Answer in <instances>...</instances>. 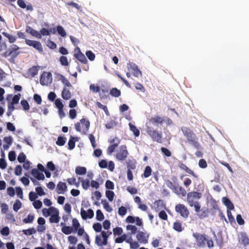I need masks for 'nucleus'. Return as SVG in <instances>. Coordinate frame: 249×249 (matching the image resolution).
<instances>
[{
  "label": "nucleus",
  "instance_id": "nucleus-15",
  "mask_svg": "<svg viewBox=\"0 0 249 249\" xmlns=\"http://www.w3.org/2000/svg\"><path fill=\"white\" fill-rule=\"evenodd\" d=\"M67 190L65 183L59 182L56 186V192L58 194H64Z\"/></svg>",
  "mask_w": 249,
  "mask_h": 249
},
{
  "label": "nucleus",
  "instance_id": "nucleus-25",
  "mask_svg": "<svg viewBox=\"0 0 249 249\" xmlns=\"http://www.w3.org/2000/svg\"><path fill=\"white\" fill-rule=\"evenodd\" d=\"M129 126L130 130L133 132L134 135L136 137H138L140 135V131L139 129H137L136 127L131 123L129 124Z\"/></svg>",
  "mask_w": 249,
  "mask_h": 249
},
{
  "label": "nucleus",
  "instance_id": "nucleus-14",
  "mask_svg": "<svg viewBox=\"0 0 249 249\" xmlns=\"http://www.w3.org/2000/svg\"><path fill=\"white\" fill-rule=\"evenodd\" d=\"M80 214L83 219H87V218H91L93 217L94 212L90 209H89L87 212H86L83 208H82L81 209Z\"/></svg>",
  "mask_w": 249,
  "mask_h": 249
},
{
  "label": "nucleus",
  "instance_id": "nucleus-34",
  "mask_svg": "<svg viewBox=\"0 0 249 249\" xmlns=\"http://www.w3.org/2000/svg\"><path fill=\"white\" fill-rule=\"evenodd\" d=\"M151 168L149 166H146L143 174V177L145 178H148L151 175Z\"/></svg>",
  "mask_w": 249,
  "mask_h": 249
},
{
  "label": "nucleus",
  "instance_id": "nucleus-38",
  "mask_svg": "<svg viewBox=\"0 0 249 249\" xmlns=\"http://www.w3.org/2000/svg\"><path fill=\"white\" fill-rule=\"evenodd\" d=\"M127 235L125 234H124L122 235L121 236L116 238L115 240V241L116 243H121L124 241H125L126 240Z\"/></svg>",
  "mask_w": 249,
  "mask_h": 249
},
{
  "label": "nucleus",
  "instance_id": "nucleus-9",
  "mask_svg": "<svg viewBox=\"0 0 249 249\" xmlns=\"http://www.w3.org/2000/svg\"><path fill=\"white\" fill-rule=\"evenodd\" d=\"M52 75L50 72H44L40 78V83L43 86H48L52 82Z\"/></svg>",
  "mask_w": 249,
  "mask_h": 249
},
{
  "label": "nucleus",
  "instance_id": "nucleus-32",
  "mask_svg": "<svg viewBox=\"0 0 249 249\" xmlns=\"http://www.w3.org/2000/svg\"><path fill=\"white\" fill-rule=\"evenodd\" d=\"M22 203L19 200H17L13 205V210L17 212L21 207Z\"/></svg>",
  "mask_w": 249,
  "mask_h": 249
},
{
  "label": "nucleus",
  "instance_id": "nucleus-39",
  "mask_svg": "<svg viewBox=\"0 0 249 249\" xmlns=\"http://www.w3.org/2000/svg\"><path fill=\"white\" fill-rule=\"evenodd\" d=\"M110 94L113 96L118 97L120 95L121 92L117 89L113 88L110 90Z\"/></svg>",
  "mask_w": 249,
  "mask_h": 249
},
{
  "label": "nucleus",
  "instance_id": "nucleus-35",
  "mask_svg": "<svg viewBox=\"0 0 249 249\" xmlns=\"http://www.w3.org/2000/svg\"><path fill=\"white\" fill-rule=\"evenodd\" d=\"M23 233L26 235H31L36 233V230L34 228H30L27 230H23Z\"/></svg>",
  "mask_w": 249,
  "mask_h": 249
},
{
  "label": "nucleus",
  "instance_id": "nucleus-56",
  "mask_svg": "<svg viewBox=\"0 0 249 249\" xmlns=\"http://www.w3.org/2000/svg\"><path fill=\"white\" fill-rule=\"evenodd\" d=\"M0 233L4 236H7L9 234V229L8 227L6 226L3 227L0 230Z\"/></svg>",
  "mask_w": 249,
  "mask_h": 249
},
{
  "label": "nucleus",
  "instance_id": "nucleus-57",
  "mask_svg": "<svg viewBox=\"0 0 249 249\" xmlns=\"http://www.w3.org/2000/svg\"><path fill=\"white\" fill-rule=\"evenodd\" d=\"M16 153L13 151H10L8 154L9 160L11 161H13L16 160Z\"/></svg>",
  "mask_w": 249,
  "mask_h": 249
},
{
  "label": "nucleus",
  "instance_id": "nucleus-22",
  "mask_svg": "<svg viewBox=\"0 0 249 249\" xmlns=\"http://www.w3.org/2000/svg\"><path fill=\"white\" fill-rule=\"evenodd\" d=\"M90 182L89 179H84L81 180V185L82 188L87 190L89 189V186H90Z\"/></svg>",
  "mask_w": 249,
  "mask_h": 249
},
{
  "label": "nucleus",
  "instance_id": "nucleus-8",
  "mask_svg": "<svg viewBox=\"0 0 249 249\" xmlns=\"http://www.w3.org/2000/svg\"><path fill=\"white\" fill-rule=\"evenodd\" d=\"M127 69L128 71L131 72L132 74L137 78L142 77V73L141 71L138 69V66L133 63L129 62L127 63Z\"/></svg>",
  "mask_w": 249,
  "mask_h": 249
},
{
  "label": "nucleus",
  "instance_id": "nucleus-36",
  "mask_svg": "<svg viewBox=\"0 0 249 249\" xmlns=\"http://www.w3.org/2000/svg\"><path fill=\"white\" fill-rule=\"evenodd\" d=\"M59 80L62 83L66 86L68 87H71V84L69 82L68 80L63 75H61Z\"/></svg>",
  "mask_w": 249,
  "mask_h": 249
},
{
  "label": "nucleus",
  "instance_id": "nucleus-11",
  "mask_svg": "<svg viewBox=\"0 0 249 249\" xmlns=\"http://www.w3.org/2000/svg\"><path fill=\"white\" fill-rule=\"evenodd\" d=\"M175 210L176 212L179 213L182 217L184 218L188 217L189 212L187 208L184 205L179 204L176 205Z\"/></svg>",
  "mask_w": 249,
  "mask_h": 249
},
{
  "label": "nucleus",
  "instance_id": "nucleus-64",
  "mask_svg": "<svg viewBox=\"0 0 249 249\" xmlns=\"http://www.w3.org/2000/svg\"><path fill=\"white\" fill-rule=\"evenodd\" d=\"M105 186L106 188L112 190L114 189V185L112 181L108 180L106 182Z\"/></svg>",
  "mask_w": 249,
  "mask_h": 249
},
{
  "label": "nucleus",
  "instance_id": "nucleus-62",
  "mask_svg": "<svg viewBox=\"0 0 249 249\" xmlns=\"http://www.w3.org/2000/svg\"><path fill=\"white\" fill-rule=\"evenodd\" d=\"M161 151L165 156L167 157H170L171 156V152L166 148L161 147Z\"/></svg>",
  "mask_w": 249,
  "mask_h": 249
},
{
  "label": "nucleus",
  "instance_id": "nucleus-7",
  "mask_svg": "<svg viewBox=\"0 0 249 249\" xmlns=\"http://www.w3.org/2000/svg\"><path fill=\"white\" fill-rule=\"evenodd\" d=\"M128 154V153L126 146L125 145H122L117 150L116 158L119 160L124 161L127 158Z\"/></svg>",
  "mask_w": 249,
  "mask_h": 249
},
{
  "label": "nucleus",
  "instance_id": "nucleus-29",
  "mask_svg": "<svg viewBox=\"0 0 249 249\" xmlns=\"http://www.w3.org/2000/svg\"><path fill=\"white\" fill-rule=\"evenodd\" d=\"M173 229L178 232L182 231L183 229L181 223L178 221L175 222L173 226Z\"/></svg>",
  "mask_w": 249,
  "mask_h": 249
},
{
  "label": "nucleus",
  "instance_id": "nucleus-63",
  "mask_svg": "<svg viewBox=\"0 0 249 249\" xmlns=\"http://www.w3.org/2000/svg\"><path fill=\"white\" fill-rule=\"evenodd\" d=\"M126 190L131 195L136 194L138 192L137 189L136 188L131 186H128L126 188Z\"/></svg>",
  "mask_w": 249,
  "mask_h": 249
},
{
  "label": "nucleus",
  "instance_id": "nucleus-12",
  "mask_svg": "<svg viewBox=\"0 0 249 249\" xmlns=\"http://www.w3.org/2000/svg\"><path fill=\"white\" fill-rule=\"evenodd\" d=\"M25 41L26 44L30 46L33 47V48L37 50L38 52H43V48L42 45L39 41L36 40H31L27 39H26Z\"/></svg>",
  "mask_w": 249,
  "mask_h": 249
},
{
  "label": "nucleus",
  "instance_id": "nucleus-3",
  "mask_svg": "<svg viewBox=\"0 0 249 249\" xmlns=\"http://www.w3.org/2000/svg\"><path fill=\"white\" fill-rule=\"evenodd\" d=\"M202 194L197 192H190L187 194V201L190 207H193L194 204L201 198Z\"/></svg>",
  "mask_w": 249,
  "mask_h": 249
},
{
  "label": "nucleus",
  "instance_id": "nucleus-20",
  "mask_svg": "<svg viewBox=\"0 0 249 249\" xmlns=\"http://www.w3.org/2000/svg\"><path fill=\"white\" fill-rule=\"evenodd\" d=\"M19 49V48L16 45H11L9 50V54L17 56L19 53L18 52H17Z\"/></svg>",
  "mask_w": 249,
  "mask_h": 249
},
{
  "label": "nucleus",
  "instance_id": "nucleus-31",
  "mask_svg": "<svg viewBox=\"0 0 249 249\" xmlns=\"http://www.w3.org/2000/svg\"><path fill=\"white\" fill-rule=\"evenodd\" d=\"M101 203L103 204L104 208L108 212H111L112 211L113 209L109 205L108 202L106 201V200H102Z\"/></svg>",
  "mask_w": 249,
  "mask_h": 249
},
{
  "label": "nucleus",
  "instance_id": "nucleus-37",
  "mask_svg": "<svg viewBox=\"0 0 249 249\" xmlns=\"http://www.w3.org/2000/svg\"><path fill=\"white\" fill-rule=\"evenodd\" d=\"M126 229L127 231H131V234H135L137 231V228L135 226L132 225H128L126 226Z\"/></svg>",
  "mask_w": 249,
  "mask_h": 249
},
{
  "label": "nucleus",
  "instance_id": "nucleus-60",
  "mask_svg": "<svg viewBox=\"0 0 249 249\" xmlns=\"http://www.w3.org/2000/svg\"><path fill=\"white\" fill-rule=\"evenodd\" d=\"M68 241L71 244L75 245L77 242V238L73 236H69L68 237Z\"/></svg>",
  "mask_w": 249,
  "mask_h": 249
},
{
  "label": "nucleus",
  "instance_id": "nucleus-40",
  "mask_svg": "<svg viewBox=\"0 0 249 249\" xmlns=\"http://www.w3.org/2000/svg\"><path fill=\"white\" fill-rule=\"evenodd\" d=\"M101 236L103 238V243L105 245H107V239L109 235H107V232L105 231H101Z\"/></svg>",
  "mask_w": 249,
  "mask_h": 249
},
{
  "label": "nucleus",
  "instance_id": "nucleus-47",
  "mask_svg": "<svg viewBox=\"0 0 249 249\" xmlns=\"http://www.w3.org/2000/svg\"><path fill=\"white\" fill-rule=\"evenodd\" d=\"M34 219V216L31 214H28L27 217L23 220L24 223H30L33 222Z\"/></svg>",
  "mask_w": 249,
  "mask_h": 249
},
{
  "label": "nucleus",
  "instance_id": "nucleus-28",
  "mask_svg": "<svg viewBox=\"0 0 249 249\" xmlns=\"http://www.w3.org/2000/svg\"><path fill=\"white\" fill-rule=\"evenodd\" d=\"M57 32L62 37H65L66 36V32L62 26L59 25L57 26Z\"/></svg>",
  "mask_w": 249,
  "mask_h": 249
},
{
  "label": "nucleus",
  "instance_id": "nucleus-53",
  "mask_svg": "<svg viewBox=\"0 0 249 249\" xmlns=\"http://www.w3.org/2000/svg\"><path fill=\"white\" fill-rule=\"evenodd\" d=\"M26 158V155L23 153H21L18 157V160L19 162L22 163L25 161Z\"/></svg>",
  "mask_w": 249,
  "mask_h": 249
},
{
  "label": "nucleus",
  "instance_id": "nucleus-33",
  "mask_svg": "<svg viewBox=\"0 0 249 249\" xmlns=\"http://www.w3.org/2000/svg\"><path fill=\"white\" fill-rule=\"evenodd\" d=\"M106 196L109 201H112L114 196V193L112 191L107 190L106 191Z\"/></svg>",
  "mask_w": 249,
  "mask_h": 249
},
{
  "label": "nucleus",
  "instance_id": "nucleus-50",
  "mask_svg": "<svg viewBox=\"0 0 249 249\" xmlns=\"http://www.w3.org/2000/svg\"><path fill=\"white\" fill-rule=\"evenodd\" d=\"M102 225L99 223H96L93 225V229L96 232L102 231Z\"/></svg>",
  "mask_w": 249,
  "mask_h": 249
},
{
  "label": "nucleus",
  "instance_id": "nucleus-10",
  "mask_svg": "<svg viewBox=\"0 0 249 249\" xmlns=\"http://www.w3.org/2000/svg\"><path fill=\"white\" fill-rule=\"evenodd\" d=\"M74 56L82 63L86 64L88 62L86 56L82 53L80 49L77 46L74 50Z\"/></svg>",
  "mask_w": 249,
  "mask_h": 249
},
{
  "label": "nucleus",
  "instance_id": "nucleus-61",
  "mask_svg": "<svg viewBox=\"0 0 249 249\" xmlns=\"http://www.w3.org/2000/svg\"><path fill=\"white\" fill-rule=\"evenodd\" d=\"M70 39H71V42L72 43L73 45H74L75 46H77L79 44L80 41L77 38H76L72 36H70Z\"/></svg>",
  "mask_w": 249,
  "mask_h": 249
},
{
  "label": "nucleus",
  "instance_id": "nucleus-19",
  "mask_svg": "<svg viewBox=\"0 0 249 249\" xmlns=\"http://www.w3.org/2000/svg\"><path fill=\"white\" fill-rule=\"evenodd\" d=\"M62 97L66 100H69L71 98V93L66 88H64L61 93Z\"/></svg>",
  "mask_w": 249,
  "mask_h": 249
},
{
  "label": "nucleus",
  "instance_id": "nucleus-45",
  "mask_svg": "<svg viewBox=\"0 0 249 249\" xmlns=\"http://www.w3.org/2000/svg\"><path fill=\"white\" fill-rule=\"evenodd\" d=\"M240 240L241 241V243L245 245L249 244V239L245 234H242L241 235Z\"/></svg>",
  "mask_w": 249,
  "mask_h": 249
},
{
  "label": "nucleus",
  "instance_id": "nucleus-6",
  "mask_svg": "<svg viewBox=\"0 0 249 249\" xmlns=\"http://www.w3.org/2000/svg\"><path fill=\"white\" fill-rule=\"evenodd\" d=\"M149 122L150 124L148 126L154 127V126H156L161 128V126H162L163 124L166 122V120L165 118L164 117L156 116L151 118L149 120Z\"/></svg>",
  "mask_w": 249,
  "mask_h": 249
},
{
  "label": "nucleus",
  "instance_id": "nucleus-48",
  "mask_svg": "<svg viewBox=\"0 0 249 249\" xmlns=\"http://www.w3.org/2000/svg\"><path fill=\"white\" fill-rule=\"evenodd\" d=\"M20 104H21V106H22L24 110H28L29 109L30 106L28 104V102L26 100H21L20 102Z\"/></svg>",
  "mask_w": 249,
  "mask_h": 249
},
{
  "label": "nucleus",
  "instance_id": "nucleus-52",
  "mask_svg": "<svg viewBox=\"0 0 249 249\" xmlns=\"http://www.w3.org/2000/svg\"><path fill=\"white\" fill-rule=\"evenodd\" d=\"M127 210L124 206H121L119 208L118 213L121 216H124L126 213Z\"/></svg>",
  "mask_w": 249,
  "mask_h": 249
},
{
  "label": "nucleus",
  "instance_id": "nucleus-55",
  "mask_svg": "<svg viewBox=\"0 0 249 249\" xmlns=\"http://www.w3.org/2000/svg\"><path fill=\"white\" fill-rule=\"evenodd\" d=\"M198 165L201 168H206L207 166V163L204 159H202L199 160Z\"/></svg>",
  "mask_w": 249,
  "mask_h": 249
},
{
  "label": "nucleus",
  "instance_id": "nucleus-4",
  "mask_svg": "<svg viewBox=\"0 0 249 249\" xmlns=\"http://www.w3.org/2000/svg\"><path fill=\"white\" fill-rule=\"evenodd\" d=\"M146 132L151 137L153 140L158 142H161V133H160L159 131L154 129V127L147 126L146 128Z\"/></svg>",
  "mask_w": 249,
  "mask_h": 249
},
{
  "label": "nucleus",
  "instance_id": "nucleus-1",
  "mask_svg": "<svg viewBox=\"0 0 249 249\" xmlns=\"http://www.w3.org/2000/svg\"><path fill=\"white\" fill-rule=\"evenodd\" d=\"M181 130L184 136L191 145L197 149H200V145L198 142V138L191 129L184 126L181 128Z\"/></svg>",
  "mask_w": 249,
  "mask_h": 249
},
{
  "label": "nucleus",
  "instance_id": "nucleus-21",
  "mask_svg": "<svg viewBox=\"0 0 249 249\" xmlns=\"http://www.w3.org/2000/svg\"><path fill=\"white\" fill-rule=\"evenodd\" d=\"M87 173V169L85 167L77 166L75 168V173L78 175H84Z\"/></svg>",
  "mask_w": 249,
  "mask_h": 249
},
{
  "label": "nucleus",
  "instance_id": "nucleus-23",
  "mask_svg": "<svg viewBox=\"0 0 249 249\" xmlns=\"http://www.w3.org/2000/svg\"><path fill=\"white\" fill-rule=\"evenodd\" d=\"M60 218L59 214H51L49 221L52 223H57L59 222Z\"/></svg>",
  "mask_w": 249,
  "mask_h": 249
},
{
  "label": "nucleus",
  "instance_id": "nucleus-13",
  "mask_svg": "<svg viewBox=\"0 0 249 249\" xmlns=\"http://www.w3.org/2000/svg\"><path fill=\"white\" fill-rule=\"evenodd\" d=\"M148 238L149 234L141 231H139L136 235L137 240L141 244H147L148 243Z\"/></svg>",
  "mask_w": 249,
  "mask_h": 249
},
{
  "label": "nucleus",
  "instance_id": "nucleus-41",
  "mask_svg": "<svg viewBox=\"0 0 249 249\" xmlns=\"http://www.w3.org/2000/svg\"><path fill=\"white\" fill-rule=\"evenodd\" d=\"M123 229L121 227H116L113 230V234L114 236L121 235L123 233Z\"/></svg>",
  "mask_w": 249,
  "mask_h": 249
},
{
  "label": "nucleus",
  "instance_id": "nucleus-24",
  "mask_svg": "<svg viewBox=\"0 0 249 249\" xmlns=\"http://www.w3.org/2000/svg\"><path fill=\"white\" fill-rule=\"evenodd\" d=\"M179 167H180V168L184 170L188 174H191L194 177L196 178V176L194 174V172L192 170L189 169L188 167H187L184 164L180 163L179 165Z\"/></svg>",
  "mask_w": 249,
  "mask_h": 249
},
{
  "label": "nucleus",
  "instance_id": "nucleus-27",
  "mask_svg": "<svg viewBox=\"0 0 249 249\" xmlns=\"http://www.w3.org/2000/svg\"><path fill=\"white\" fill-rule=\"evenodd\" d=\"M75 139H76V138L71 137V138L69 141V142H68V146H69V149L70 150H72L74 148L75 143Z\"/></svg>",
  "mask_w": 249,
  "mask_h": 249
},
{
  "label": "nucleus",
  "instance_id": "nucleus-42",
  "mask_svg": "<svg viewBox=\"0 0 249 249\" xmlns=\"http://www.w3.org/2000/svg\"><path fill=\"white\" fill-rule=\"evenodd\" d=\"M89 89L94 93L99 92L100 90V88L98 86H95V84H91L89 86Z\"/></svg>",
  "mask_w": 249,
  "mask_h": 249
},
{
  "label": "nucleus",
  "instance_id": "nucleus-49",
  "mask_svg": "<svg viewBox=\"0 0 249 249\" xmlns=\"http://www.w3.org/2000/svg\"><path fill=\"white\" fill-rule=\"evenodd\" d=\"M86 54L88 59L90 61H93L95 59V54L90 51H87Z\"/></svg>",
  "mask_w": 249,
  "mask_h": 249
},
{
  "label": "nucleus",
  "instance_id": "nucleus-16",
  "mask_svg": "<svg viewBox=\"0 0 249 249\" xmlns=\"http://www.w3.org/2000/svg\"><path fill=\"white\" fill-rule=\"evenodd\" d=\"M31 174L38 180H44L45 178L43 174L40 173L36 168L32 169Z\"/></svg>",
  "mask_w": 249,
  "mask_h": 249
},
{
  "label": "nucleus",
  "instance_id": "nucleus-18",
  "mask_svg": "<svg viewBox=\"0 0 249 249\" xmlns=\"http://www.w3.org/2000/svg\"><path fill=\"white\" fill-rule=\"evenodd\" d=\"M174 192L178 195H181L182 196H185L186 195V190L183 187L178 185L176 186Z\"/></svg>",
  "mask_w": 249,
  "mask_h": 249
},
{
  "label": "nucleus",
  "instance_id": "nucleus-30",
  "mask_svg": "<svg viewBox=\"0 0 249 249\" xmlns=\"http://www.w3.org/2000/svg\"><path fill=\"white\" fill-rule=\"evenodd\" d=\"M66 138L63 137L59 136L56 142V144L59 146H63L66 143Z\"/></svg>",
  "mask_w": 249,
  "mask_h": 249
},
{
  "label": "nucleus",
  "instance_id": "nucleus-43",
  "mask_svg": "<svg viewBox=\"0 0 249 249\" xmlns=\"http://www.w3.org/2000/svg\"><path fill=\"white\" fill-rule=\"evenodd\" d=\"M59 61L61 64L63 66H66L69 65V62L67 57L62 56L59 58Z\"/></svg>",
  "mask_w": 249,
  "mask_h": 249
},
{
  "label": "nucleus",
  "instance_id": "nucleus-17",
  "mask_svg": "<svg viewBox=\"0 0 249 249\" xmlns=\"http://www.w3.org/2000/svg\"><path fill=\"white\" fill-rule=\"evenodd\" d=\"M222 202L227 207L228 210H232L234 209V205L231 201L227 197L222 198Z\"/></svg>",
  "mask_w": 249,
  "mask_h": 249
},
{
  "label": "nucleus",
  "instance_id": "nucleus-2",
  "mask_svg": "<svg viewBox=\"0 0 249 249\" xmlns=\"http://www.w3.org/2000/svg\"><path fill=\"white\" fill-rule=\"evenodd\" d=\"M89 122L84 118H82L79 123L75 124V128L77 131L86 134L89 131Z\"/></svg>",
  "mask_w": 249,
  "mask_h": 249
},
{
  "label": "nucleus",
  "instance_id": "nucleus-59",
  "mask_svg": "<svg viewBox=\"0 0 249 249\" xmlns=\"http://www.w3.org/2000/svg\"><path fill=\"white\" fill-rule=\"evenodd\" d=\"M47 168L51 171H53L55 169V165L52 161H49L47 164Z\"/></svg>",
  "mask_w": 249,
  "mask_h": 249
},
{
  "label": "nucleus",
  "instance_id": "nucleus-58",
  "mask_svg": "<svg viewBox=\"0 0 249 249\" xmlns=\"http://www.w3.org/2000/svg\"><path fill=\"white\" fill-rule=\"evenodd\" d=\"M55 105L57 107L58 109L63 108L64 105L62 103L61 99H57L55 101Z\"/></svg>",
  "mask_w": 249,
  "mask_h": 249
},
{
  "label": "nucleus",
  "instance_id": "nucleus-26",
  "mask_svg": "<svg viewBox=\"0 0 249 249\" xmlns=\"http://www.w3.org/2000/svg\"><path fill=\"white\" fill-rule=\"evenodd\" d=\"M61 231L65 234L68 235L72 233V228L70 226H64L61 229Z\"/></svg>",
  "mask_w": 249,
  "mask_h": 249
},
{
  "label": "nucleus",
  "instance_id": "nucleus-5",
  "mask_svg": "<svg viewBox=\"0 0 249 249\" xmlns=\"http://www.w3.org/2000/svg\"><path fill=\"white\" fill-rule=\"evenodd\" d=\"M193 237L196 239L197 246L201 248H204L206 247L207 240L206 235L199 233H193Z\"/></svg>",
  "mask_w": 249,
  "mask_h": 249
},
{
  "label": "nucleus",
  "instance_id": "nucleus-44",
  "mask_svg": "<svg viewBox=\"0 0 249 249\" xmlns=\"http://www.w3.org/2000/svg\"><path fill=\"white\" fill-rule=\"evenodd\" d=\"M95 243L98 246H105L103 243V240H102L101 236L96 235L95 237Z\"/></svg>",
  "mask_w": 249,
  "mask_h": 249
},
{
  "label": "nucleus",
  "instance_id": "nucleus-51",
  "mask_svg": "<svg viewBox=\"0 0 249 249\" xmlns=\"http://www.w3.org/2000/svg\"><path fill=\"white\" fill-rule=\"evenodd\" d=\"M33 205L35 209H39L41 208L42 206V203L40 200H37L33 202Z\"/></svg>",
  "mask_w": 249,
  "mask_h": 249
},
{
  "label": "nucleus",
  "instance_id": "nucleus-46",
  "mask_svg": "<svg viewBox=\"0 0 249 249\" xmlns=\"http://www.w3.org/2000/svg\"><path fill=\"white\" fill-rule=\"evenodd\" d=\"M104 218V215L100 210L96 211V219L98 221H102Z\"/></svg>",
  "mask_w": 249,
  "mask_h": 249
},
{
  "label": "nucleus",
  "instance_id": "nucleus-54",
  "mask_svg": "<svg viewBox=\"0 0 249 249\" xmlns=\"http://www.w3.org/2000/svg\"><path fill=\"white\" fill-rule=\"evenodd\" d=\"M38 197L37 194L34 192H31L29 194V198L31 201H34Z\"/></svg>",
  "mask_w": 249,
  "mask_h": 249
}]
</instances>
